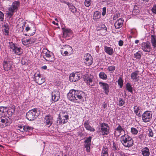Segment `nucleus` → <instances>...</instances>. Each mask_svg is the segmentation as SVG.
Returning <instances> with one entry per match:
<instances>
[{"label": "nucleus", "mask_w": 156, "mask_h": 156, "mask_svg": "<svg viewBox=\"0 0 156 156\" xmlns=\"http://www.w3.org/2000/svg\"><path fill=\"white\" fill-rule=\"evenodd\" d=\"M86 97V95L84 92L75 90H70L67 95L69 100L75 103L85 101Z\"/></svg>", "instance_id": "obj_1"}, {"label": "nucleus", "mask_w": 156, "mask_h": 156, "mask_svg": "<svg viewBox=\"0 0 156 156\" xmlns=\"http://www.w3.org/2000/svg\"><path fill=\"white\" fill-rule=\"evenodd\" d=\"M19 5L20 3L18 1H15L12 2V5H9L6 15L9 19H12L14 13L17 11Z\"/></svg>", "instance_id": "obj_2"}, {"label": "nucleus", "mask_w": 156, "mask_h": 156, "mask_svg": "<svg viewBox=\"0 0 156 156\" xmlns=\"http://www.w3.org/2000/svg\"><path fill=\"white\" fill-rule=\"evenodd\" d=\"M69 119V113L67 111L63 110L60 111L56 120L57 125H59L67 123Z\"/></svg>", "instance_id": "obj_3"}, {"label": "nucleus", "mask_w": 156, "mask_h": 156, "mask_svg": "<svg viewBox=\"0 0 156 156\" xmlns=\"http://www.w3.org/2000/svg\"><path fill=\"white\" fill-rule=\"evenodd\" d=\"M120 141L123 145L126 147H130L133 144V140L132 138L126 134L121 137Z\"/></svg>", "instance_id": "obj_4"}, {"label": "nucleus", "mask_w": 156, "mask_h": 156, "mask_svg": "<svg viewBox=\"0 0 156 156\" xmlns=\"http://www.w3.org/2000/svg\"><path fill=\"white\" fill-rule=\"evenodd\" d=\"M98 132L100 135L102 136L107 135L109 133V126L108 125L105 123L100 124Z\"/></svg>", "instance_id": "obj_5"}, {"label": "nucleus", "mask_w": 156, "mask_h": 156, "mask_svg": "<svg viewBox=\"0 0 156 156\" xmlns=\"http://www.w3.org/2000/svg\"><path fill=\"white\" fill-rule=\"evenodd\" d=\"M10 51L14 54L20 55L22 53V49L20 47H18L16 44L12 42H10L8 45Z\"/></svg>", "instance_id": "obj_6"}, {"label": "nucleus", "mask_w": 156, "mask_h": 156, "mask_svg": "<svg viewBox=\"0 0 156 156\" xmlns=\"http://www.w3.org/2000/svg\"><path fill=\"white\" fill-rule=\"evenodd\" d=\"M37 112V109L34 108L30 110L26 114L27 118L30 121L34 120L36 118V113Z\"/></svg>", "instance_id": "obj_7"}, {"label": "nucleus", "mask_w": 156, "mask_h": 156, "mask_svg": "<svg viewBox=\"0 0 156 156\" xmlns=\"http://www.w3.org/2000/svg\"><path fill=\"white\" fill-rule=\"evenodd\" d=\"M142 119L143 122H150L152 119V112L150 111L145 112L142 115Z\"/></svg>", "instance_id": "obj_8"}, {"label": "nucleus", "mask_w": 156, "mask_h": 156, "mask_svg": "<svg viewBox=\"0 0 156 156\" xmlns=\"http://www.w3.org/2000/svg\"><path fill=\"white\" fill-rule=\"evenodd\" d=\"M93 76L90 74H86L83 77L84 80L86 83L91 86L94 85V83L93 81Z\"/></svg>", "instance_id": "obj_9"}, {"label": "nucleus", "mask_w": 156, "mask_h": 156, "mask_svg": "<svg viewBox=\"0 0 156 156\" xmlns=\"http://www.w3.org/2000/svg\"><path fill=\"white\" fill-rule=\"evenodd\" d=\"M43 58L46 61L50 62H53L55 60L53 54L48 50L45 53V55L43 56Z\"/></svg>", "instance_id": "obj_10"}, {"label": "nucleus", "mask_w": 156, "mask_h": 156, "mask_svg": "<svg viewBox=\"0 0 156 156\" xmlns=\"http://www.w3.org/2000/svg\"><path fill=\"white\" fill-rule=\"evenodd\" d=\"M141 48L145 52H149L152 49L150 43L148 42H143L141 44Z\"/></svg>", "instance_id": "obj_11"}, {"label": "nucleus", "mask_w": 156, "mask_h": 156, "mask_svg": "<svg viewBox=\"0 0 156 156\" xmlns=\"http://www.w3.org/2000/svg\"><path fill=\"white\" fill-rule=\"evenodd\" d=\"M17 129L22 132L30 131L32 130L33 128L32 127L28 126H23V125H18Z\"/></svg>", "instance_id": "obj_12"}, {"label": "nucleus", "mask_w": 156, "mask_h": 156, "mask_svg": "<svg viewBox=\"0 0 156 156\" xmlns=\"http://www.w3.org/2000/svg\"><path fill=\"white\" fill-rule=\"evenodd\" d=\"M34 81L39 85H41L45 81L44 79L41 76L40 73H35L34 75Z\"/></svg>", "instance_id": "obj_13"}, {"label": "nucleus", "mask_w": 156, "mask_h": 156, "mask_svg": "<svg viewBox=\"0 0 156 156\" xmlns=\"http://www.w3.org/2000/svg\"><path fill=\"white\" fill-rule=\"evenodd\" d=\"M63 37L65 38L72 37L73 36V32L69 29L64 28L63 30Z\"/></svg>", "instance_id": "obj_14"}, {"label": "nucleus", "mask_w": 156, "mask_h": 156, "mask_svg": "<svg viewBox=\"0 0 156 156\" xmlns=\"http://www.w3.org/2000/svg\"><path fill=\"white\" fill-rule=\"evenodd\" d=\"M84 63L87 66H90L92 63L93 58L91 55L87 54L84 58Z\"/></svg>", "instance_id": "obj_15"}, {"label": "nucleus", "mask_w": 156, "mask_h": 156, "mask_svg": "<svg viewBox=\"0 0 156 156\" xmlns=\"http://www.w3.org/2000/svg\"><path fill=\"white\" fill-rule=\"evenodd\" d=\"M99 84L105 91V94L108 95L109 92V86L108 84L105 83L100 82Z\"/></svg>", "instance_id": "obj_16"}, {"label": "nucleus", "mask_w": 156, "mask_h": 156, "mask_svg": "<svg viewBox=\"0 0 156 156\" xmlns=\"http://www.w3.org/2000/svg\"><path fill=\"white\" fill-rule=\"evenodd\" d=\"M51 96L52 99L53 101L55 102L57 101L60 97L59 92L56 90H54L52 93Z\"/></svg>", "instance_id": "obj_17"}, {"label": "nucleus", "mask_w": 156, "mask_h": 156, "mask_svg": "<svg viewBox=\"0 0 156 156\" xmlns=\"http://www.w3.org/2000/svg\"><path fill=\"white\" fill-rule=\"evenodd\" d=\"M80 76L77 74L74 73L70 74L69 76V80L72 82H75L78 80L80 79Z\"/></svg>", "instance_id": "obj_18"}, {"label": "nucleus", "mask_w": 156, "mask_h": 156, "mask_svg": "<svg viewBox=\"0 0 156 156\" xmlns=\"http://www.w3.org/2000/svg\"><path fill=\"white\" fill-rule=\"evenodd\" d=\"M97 29L98 30H101L102 31L103 34H101L103 35H105V33L107 30V28L105 24H100L97 27Z\"/></svg>", "instance_id": "obj_19"}, {"label": "nucleus", "mask_w": 156, "mask_h": 156, "mask_svg": "<svg viewBox=\"0 0 156 156\" xmlns=\"http://www.w3.org/2000/svg\"><path fill=\"white\" fill-rule=\"evenodd\" d=\"M12 63L11 62L4 61L3 63L4 69L5 71L9 70L12 67Z\"/></svg>", "instance_id": "obj_20"}, {"label": "nucleus", "mask_w": 156, "mask_h": 156, "mask_svg": "<svg viewBox=\"0 0 156 156\" xmlns=\"http://www.w3.org/2000/svg\"><path fill=\"white\" fill-rule=\"evenodd\" d=\"M124 20L122 18H120L117 20L114 23V26L116 29H119L122 26Z\"/></svg>", "instance_id": "obj_21"}, {"label": "nucleus", "mask_w": 156, "mask_h": 156, "mask_svg": "<svg viewBox=\"0 0 156 156\" xmlns=\"http://www.w3.org/2000/svg\"><path fill=\"white\" fill-rule=\"evenodd\" d=\"M45 119L46 125L48 126V127L51 126L53 123L52 116L51 115H46L45 117Z\"/></svg>", "instance_id": "obj_22"}, {"label": "nucleus", "mask_w": 156, "mask_h": 156, "mask_svg": "<svg viewBox=\"0 0 156 156\" xmlns=\"http://www.w3.org/2000/svg\"><path fill=\"white\" fill-rule=\"evenodd\" d=\"M139 73V71H136L133 72L131 75V79L136 82L138 81L139 80V76H138Z\"/></svg>", "instance_id": "obj_23"}, {"label": "nucleus", "mask_w": 156, "mask_h": 156, "mask_svg": "<svg viewBox=\"0 0 156 156\" xmlns=\"http://www.w3.org/2000/svg\"><path fill=\"white\" fill-rule=\"evenodd\" d=\"M7 108L6 107H0V117L5 116L8 112Z\"/></svg>", "instance_id": "obj_24"}, {"label": "nucleus", "mask_w": 156, "mask_h": 156, "mask_svg": "<svg viewBox=\"0 0 156 156\" xmlns=\"http://www.w3.org/2000/svg\"><path fill=\"white\" fill-rule=\"evenodd\" d=\"M142 154L143 156H149L150 154L149 149L147 147H145L142 148L141 150Z\"/></svg>", "instance_id": "obj_25"}, {"label": "nucleus", "mask_w": 156, "mask_h": 156, "mask_svg": "<svg viewBox=\"0 0 156 156\" xmlns=\"http://www.w3.org/2000/svg\"><path fill=\"white\" fill-rule=\"evenodd\" d=\"M62 49L68 52L69 54H72L73 53V50L71 47L70 46L68 45H65L63 46Z\"/></svg>", "instance_id": "obj_26"}, {"label": "nucleus", "mask_w": 156, "mask_h": 156, "mask_svg": "<svg viewBox=\"0 0 156 156\" xmlns=\"http://www.w3.org/2000/svg\"><path fill=\"white\" fill-rule=\"evenodd\" d=\"M84 125L86 129L88 130L91 132H94L95 130V129L93 127L90 126L88 121H86L84 122Z\"/></svg>", "instance_id": "obj_27"}, {"label": "nucleus", "mask_w": 156, "mask_h": 156, "mask_svg": "<svg viewBox=\"0 0 156 156\" xmlns=\"http://www.w3.org/2000/svg\"><path fill=\"white\" fill-rule=\"evenodd\" d=\"M105 51L109 55H112L114 53L113 48L110 47L105 46Z\"/></svg>", "instance_id": "obj_28"}, {"label": "nucleus", "mask_w": 156, "mask_h": 156, "mask_svg": "<svg viewBox=\"0 0 156 156\" xmlns=\"http://www.w3.org/2000/svg\"><path fill=\"white\" fill-rule=\"evenodd\" d=\"M7 121L6 118H0V127L3 128L6 126L7 125Z\"/></svg>", "instance_id": "obj_29"}, {"label": "nucleus", "mask_w": 156, "mask_h": 156, "mask_svg": "<svg viewBox=\"0 0 156 156\" xmlns=\"http://www.w3.org/2000/svg\"><path fill=\"white\" fill-rule=\"evenodd\" d=\"M141 108L140 106L137 105L133 107L134 112L136 115L138 117H140L141 116L140 109Z\"/></svg>", "instance_id": "obj_30"}, {"label": "nucleus", "mask_w": 156, "mask_h": 156, "mask_svg": "<svg viewBox=\"0 0 156 156\" xmlns=\"http://www.w3.org/2000/svg\"><path fill=\"white\" fill-rule=\"evenodd\" d=\"M151 42L153 48L156 49V36L155 35H151Z\"/></svg>", "instance_id": "obj_31"}, {"label": "nucleus", "mask_w": 156, "mask_h": 156, "mask_svg": "<svg viewBox=\"0 0 156 156\" xmlns=\"http://www.w3.org/2000/svg\"><path fill=\"white\" fill-rule=\"evenodd\" d=\"M108 149L105 146L103 147L101 153V156H108Z\"/></svg>", "instance_id": "obj_32"}, {"label": "nucleus", "mask_w": 156, "mask_h": 156, "mask_svg": "<svg viewBox=\"0 0 156 156\" xmlns=\"http://www.w3.org/2000/svg\"><path fill=\"white\" fill-rule=\"evenodd\" d=\"M101 17V14L98 11H96L94 12L93 15V19L97 21Z\"/></svg>", "instance_id": "obj_33"}, {"label": "nucleus", "mask_w": 156, "mask_h": 156, "mask_svg": "<svg viewBox=\"0 0 156 156\" xmlns=\"http://www.w3.org/2000/svg\"><path fill=\"white\" fill-rule=\"evenodd\" d=\"M99 76L100 79L105 80L107 79V76L106 74L104 72H101L99 74Z\"/></svg>", "instance_id": "obj_34"}, {"label": "nucleus", "mask_w": 156, "mask_h": 156, "mask_svg": "<svg viewBox=\"0 0 156 156\" xmlns=\"http://www.w3.org/2000/svg\"><path fill=\"white\" fill-rule=\"evenodd\" d=\"M118 126L115 129V130L116 131H115V134L116 133H117V132H118L119 133V135H120L122 131H124L123 128L119 124H118Z\"/></svg>", "instance_id": "obj_35"}, {"label": "nucleus", "mask_w": 156, "mask_h": 156, "mask_svg": "<svg viewBox=\"0 0 156 156\" xmlns=\"http://www.w3.org/2000/svg\"><path fill=\"white\" fill-rule=\"evenodd\" d=\"M126 87L127 90L129 92L132 93L133 92V89L131 85L129 83H127L126 85Z\"/></svg>", "instance_id": "obj_36"}, {"label": "nucleus", "mask_w": 156, "mask_h": 156, "mask_svg": "<svg viewBox=\"0 0 156 156\" xmlns=\"http://www.w3.org/2000/svg\"><path fill=\"white\" fill-rule=\"evenodd\" d=\"M69 9L70 11L73 13H75L76 11V8L72 5H69Z\"/></svg>", "instance_id": "obj_37"}, {"label": "nucleus", "mask_w": 156, "mask_h": 156, "mask_svg": "<svg viewBox=\"0 0 156 156\" xmlns=\"http://www.w3.org/2000/svg\"><path fill=\"white\" fill-rule=\"evenodd\" d=\"M123 80L122 78L121 77H119L118 80V83L120 88H122L123 86Z\"/></svg>", "instance_id": "obj_38"}, {"label": "nucleus", "mask_w": 156, "mask_h": 156, "mask_svg": "<svg viewBox=\"0 0 156 156\" xmlns=\"http://www.w3.org/2000/svg\"><path fill=\"white\" fill-rule=\"evenodd\" d=\"M115 66H108L107 68V70L111 73H112L115 70Z\"/></svg>", "instance_id": "obj_39"}, {"label": "nucleus", "mask_w": 156, "mask_h": 156, "mask_svg": "<svg viewBox=\"0 0 156 156\" xmlns=\"http://www.w3.org/2000/svg\"><path fill=\"white\" fill-rule=\"evenodd\" d=\"M91 144V143H84V147L86 148L87 152H89L90 151Z\"/></svg>", "instance_id": "obj_40"}, {"label": "nucleus", "mask_w": 156, "mask_h": 156, "mask_svg": "<svg viewBox=\"0 0 156 156\" xmlns=\"http://www.w3.org/2000/svg\"><path fill=\"white\" fill-rule=\"evenodd\" d=\"M91 4V0H85L84 1V5L87 7H89Z\"/></svg>", "instance_id": "obj_41"}, {"label": "nucleus", "mask_w": 156, "mask_h": 156, "mask_svg": "<svg viewBox=\"0 0 156 156\" xmlns=\"http://www.w3.org/2000/svg\"><path fill=\"white\" fill-rule=\"evenodd\" d=\"M131 132L133 134L136 135L138 131L136 128L132 127L131 129Z\"/></svg>", "instance_id": "obj_42"}, {"label": "nucleus", "mask_w": 156, "mask_h": 156, "mask_svg": "<svg viewBox=\"0 0 156 156\" xmlns=\"http://www.w3.org/2000/svg\"><path fill=\"white\" fill-rule=\"evenodd\" d=\"M119 106H122L125 104V101L122 98H119Z\"/></svg>", "instance_id": "obj_43"}, {"label": "nucleus", "mask_w": 156, "mask_h": 156, "mask_svg": "<svg viewBox=\"0 0 156 156\" xmlns=\"http://www.w3.org/2000/svg\"><path fill=\"white\" fill-rule=\"evenodd\" d=\"M61 53L62 55L64 56L69 55L71 54H69V53L68 52L65 50L64 49H63V50L62 51Z\"/></svg>", "instance_id": "obj_44"}, {"label": "nucleus", "mask_w": 156, "mask_h": 156, "mask_svg": "<svg viewBox=\"0 0 156 156\" xmlns=\"http://www.w3.org/2000/svg\"><path fill=\"white\" fill-rule=\"evenodd\" d=\"M139 52V51L137 52L134 54L135 57L136 58V59H139L141 58V55Z\"/></svg>", "instance_id": "obj_45"}, {"label": "nucleus", "mask_w": 156, "mask_h": 156, "mask_svg": "<svg viewBox=\"0 0 156 156\" xmlns=\"http://www.w3.org/2000/svg\"><path fill=\"white\" fill-rule=\"evenodd\" d=\"M92 137L90 136L87 138L84 141V143H91Z\"/></svg>", "instance_id": "obj_46"}, {"label": "nucleus", "mask_w": 156, "mask_h": 156, "mask_svg": "<svg viewBox=\"0 0 156 156\" xmlns=\"http://www.w3.org/2000/svg\"><path fill=\"white\" fill-rule=\"evenodd\" d=\"M149 133H148L147 135L149 137H153V133L152 130L151 129H148Z\"/></svg>", "instance_id": "obj_47"}, {"label": "nucleus", "mask_w": 156, "mask_h": 156, "mask_svg": "<svg viewBox=\"0 0 156 156\" xmlns=\"http://www.w3.org/2000/svg\"><path fill=\"white\" fill-rule=\"evenodd\" d=\"M120 16V14L119 12H117L114 15L113 17V20H116L117 18L119 17Z\"/></svg>", "instance_id": "obj_48"}, {"label": "nucleus", "mask_w": 156, "mask_h": 156, "mask_svg": "<svg viewBox=\"0 0 156 156\" xmlns=\"http://www.w3.org/2000/svg\"><path fill=\"white\" fill-rule=\"evenodd\" d=\"M29 40L28 39H24L22 40L23 44L24 45H27L29 44Z\"/></svg>", "instance_id": "obj_49"}, {"label": "nucleus", "mask_w": 156, "mask_h": 156, "mask_svg": "<svg viewBox=\"0 0 156 156\" xmlns=\"http://www.w3.org/2000/svg\"><path fill=\"white\" fill-rule=\"evenodd\" d=\"M113 150L114 151H117L118 149V147L116 146V145L114 143H113L112 146Z\"/></svg>", "instance_id": "obj_50"}, {"label": "nucleus", "mask_w": 156, "mask_h": 156, "mask_svg": "<svg viewBox=\"0 0 156 156\" xmlns=\"http://www.w3.org/2000/svg\"><path fill=\"white\" fill-rule=\"evenodd\" d=\"M139 12V9H133L132 11V14L134 15H136Z\"/></svg>", "instance_id": "obj_51"}, {"label": "nucleus", "mask_w": 156, "mask_h": 156, "mask_svg": "<svg viewBox=\"0 0 156 156\" xmlns=\"http://www.w3.org/2000/svg\"><path fill=\"white\" fill-rule=\"evenodd\" d=\"M4 14L3 13L0 11V21H2L4 20Z\"/></svg>", "instance_id": "obj_52"}, {"label": "nucleus", "mask_w": 156, "mask_h": 156, "mask_svg": "<svg viewBox=\"0 0 156 156\" xmlns=\"http://www.w3.org/2000/svg\"><path fill=\"white\" fill-rule=\"evenodd\" d=\"M151 11L154 14H156V5H154L151 9Z\"/></svg>", "instance_id": "obj_53"}, {"label": "nucleus", "mask_w": 156, "mask_h": 156, "mask_svg": "<svg viewBox=\"0 0 156 156\" xmlns=\"http://www.w3.org/2000/svg\"><path fill=\"white\" fill-rule=\"evenodd\" d=\"M106 8L105 7H104L102 8V15L103 16H104L106 14Z\"/></svg>", "instance_id": "obj_54"}, {"label": "nucleus", "mask_w": 156, "mask_h": 156, "mask_svg": "<svg viewBox=\"0 0 156 156\" xmlns=\"http://www.w3.org/2000/svg\"><path fill=\"white\" fill-rule=\"evenodd\" d=\"M28 40L29 41V44L34 43L35 41L33 39V38H30V39H28Z\"/></svg>", "instance_id": "obj_55"}, {"label": "nucleus", "mask_w": 156, "mask_h": 156, "mask_svg": "<svg viewBox=\"0 0 156 156\" xmlns=\"http://www.w3.org/2000/svg\"><path fill=\"white\" fill-rule=\"evenodd\" d=\"M119 154L121 156H129L126 154L122 151L119 152Z\"/></svg>", "instance_id": "obj_56"}, {"label": "nucleus", "mask_w": 156, "mask_h": 156, "mask_svg": "<svg viewBox=\"0 0 156 156\" xmlns=\"http://www.w3.org/2000/svg\"><path fill=\"white\" fill-rule=\"evenodd\" d=\"M123 42L122 40H120L119 42V45L120 46H122L123 45Z\"/></svg>", "instance_id": "obj_57"}, {"label": "nucleus", "mask_w": 156, "mask_h": 156, "mask_svg": "<svg viewBox=\"0 0 156 156\" xmlns=\"http://www.w3.org/2000/svg\"><path fill=\"white\" fill-rule=\"evenodd\" d=\"M143 136V134H141L139 135V136H138V138L139 139L141 140Z\"/></svg>", "instance_id": "obj_58"}, {"label": "nucleus", "mask_w": 156, "mask_h": 156, "mask_svg": "<svg viewBox=\"0 0 156 156\" xmlns=\"http://www.w3.org/2000/svg\"><path fill=\"white\" fill-rule=\"evenodd\" d=\"M4 27H5V29H7V28L9 29V26L7 23L5 24L4 25Z\"/></svg>", "instance_id": "obj_59"}, {"label": "nucleus", "mask_w": 156, "mask_h": 156, "mask_svg": "<svg viewBox=\"0 0 156 156\" xmlns=\"http://www.w3.org/2000/svg\"><path fill=\"white\" fill-rule=\"evenodd\" d=\"M9 28L5 29V32L6 34H8L9 33Z\"/></svg>", "instance_id": "obj_60"}, {"label": "nucleus", "mask_w": 156, "mask_h": 156, "mask_svg": "<svg viewBox=\"0 0 156 156\" xmlns=\"http://www.w3.org/2000/svg\"><path fill=\"white\" fill-rule=\"evenodd\" d=\"M96 50L97 52H99V46H96Z\"/></svg>", "instance_id": "obj_61"}, {"label": "nucleus", "mask_w": 156, "mask_h": 156, "mask_svg": "<svg viewBox=\"0 0 156 156\" xmlns=\"http://www.w3.org/2000/svg\"><path fill=\"white\" fill-rule=\"evenodd\" d=\"M30 29V28L28 27H26L25 30L27 31H28Z\"/></svg>", "instance_id": "obj_62"}, {"label": "nucleus", "mask_w": 156, "mask_h": 156, "mask_svg": "<svg viewBox=\"0 0 156 156\" xmlns=\"http://www.w3.org/2000/svg\"><path fill=\"white\" fill-rule=\"evenodd\" d=\"M103 107L104 108H105L107 107V105L106 103H104L102 105Z\"/></svg>", "instance_id": "obj_63"}, {"label": "nucleus", "mask_w": 156, "mask_h": 156, "mask_svg": "<svg viewBox=\"0 0 156 156\" xmlns=\"http://www.w3.org/2000/svg\"><path fill=\"white\" fill-rule=\"evenodd\" d=\"M55 156H63V154L62 153L60 154V155H58V154H56L55 155Z\"/></svg>", "instance_id": "obj_64"}]
</instances>
